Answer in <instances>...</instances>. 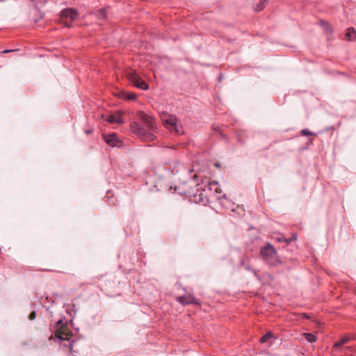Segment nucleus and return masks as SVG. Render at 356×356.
Listing matches in <instances>:
<instances>
[{
    "label": "nucleus",
    "instance_id": "nucleus-22",
    "mask_svg": "<svg viewBox=\"0 0 356 356\" xmlns=\"http://www.w3.org/2000/svg\"><path fill=\"white\" fill-rule=\"evenodd\" d=\"M10 51H13V50H10V49L9 50H5L3 52V53H8V52H10Z\"/></svg>",
    "mask_w": 356,
    "mask_h": 356
},
{
    "label": "nucleus",
    "instance_id": "nucleus-27",
    "mask_svg": "<svg viewBox=\"0 0 356 356\" xmlns=\"http://www.w3.org/2000/svg\"><path fill=\"white\" fill-rule=\"evenodd\" d=\"M86 133L87 134H90V133H91V131L90 130H88V131H86Z\"/></svg>",
    "mask_w": 356,
    "mask_h": 356
},
{
    "label": "nucleus",
    "instance_id": "nucleus-9",
    "mask_svg": "<svg viewBox=\"0 0 356 356\" xmlns=\"http://www.w3.org/2000/svg\"><path fill=\"white\" fill-rule=\"evenodd\" d=\"M177 300L183 305L195 304L199 305L200 302L191 294H186L177 298Z\"/></svg>",
    "mask_w": 356,
    "mask_h": 356
},
{
    "label": "nucleus",
    "instance_id": "nucleus-11",
    "mask_svg": "<svg viewBox=\"0 0 356 356\" xmlns=\"http://www.w3.org/2000/svg\"><path fill=\"white\" fill-rule=\"evenodd\" d=\"M106 121L111 124H121L123 122L122 115L120 113H116L109 115L106 118Z\"/></svg>",
    "mask_w": 356,
    "mask_h": 356
},
{
    "label": "nucleus",
    "instance_id": "nucleus-20",
    "mask_svg": "<svg viewBox=\"0 0 356 356\" xmlns=\"http://www.w3.org/2000/svg\"><path fill=\"white\" fill-rule=\"evenodd\" d=\"M35 316H36L35 312H31V313L30 314V315H29V319H30V320H33V319H35Z\"/></svg>",
    "mask_w": 356,
    "mask_h": 356
},
{
    "label": "nucleus",
    "instance_id": "nucleus-3",
    "mask_svg": "<svg viewBox=\"0 0 356 356\" xmlns=\"http://www.w3.org/2000/svg\"><path fill=\"white\" fill-rule=\"evenodd\" d=\"M260 253L264 261L268 265L276 266L280 263L275 249L270 244H267L262 248Z\"/></svg>",
    "mask_w": 356,
    "mask_h": 356
},
{
    "label": "nucleus",
    "instance_id": "nucleus-25",
    "mask_svg": "<svg viewBox=\"0 0 356 356\" xmlns=\"http://www.w3.org/2000/svg\"><path fill=\"white\" fill-rule=\"evenodd\" d=\"M293 238L294 240H296V238H297L296 235H293Z\"/></svg>",
    "mask_w": 356,
    "mask_h": 356
},
{
    "label": "nucleus",
    "instance_id": "nucleus-21",
    "mask_svg": "<svg viewBox=\"0 0 356 356\" xmlns=\"http://www.w3.org/2000/svg\"><path fill=\"white\" fill-rule=\"evenodd\" d=\"M99 15L102 17L103 16V17H105V10L103 9H101L99 10Z\"/></svg>",
    "mask_w": 356,
    "mask_h": 356
},
{
    "label": "nucleus",
    "instance_id": "nucleus-13",
    "mask_svg": "<svg viewBox=\"0 0 356 356\" xmlns=\"http://www.w3.org/2000/svg\"><path fill=\"white\" fill-rule=\"evenodd\" d=\"M346 38L348 40H353L356 38V31L353 28H348L346 33Z\"/></svg>",
    "mask_w": 356,
    "mask_h": 356
},
{
    "label": "nucleus",
    "instance_id": "nucleus-15",
    "mask_svg": "<svg viewBox=\"0 0 356 356\" xmlns=\"http://www.w3.org/2000/svg\"><path fill=\"white\" fill-rule=\"evenodd\" d=\"M303 336L305 339L309 343H314L316 341V337L312 333H304Z\"/></svg>",
    "mask_w": 356,
    "mask_h": 356
},
{
    "label": "nucleus",
    "instance_id": "nucleus-7",
    "mask_svg": "<svg viewBox=\"0 0 356 356\" xmlns=\"http://www.w3.org/2000/svg\"><path fill=\"white\" fill-rule=\"evenodd\" d=\"M55 336L60 340L69 341L71 339L72 334L68 327L62 325L56 330Z\"/></svg>",
    "mask_w": 356,
    "mask_h": 356
},
{
    "label": "nucleus",
    "instance_id": "nucleus-26",
    "mask_svg": "<svg viewBox=\"0 0 356 356\" xmlns=\"http://www.w3.org/2000/svg\"><path fill=\"white\" fill-rule=\"evenodd\" d=\"M70 351H72V346H70Z\"/></svg>",
    "mask_w": 356,
    "mask_h": 356
},
{
    "label": "nucleus",
    "instance_id": "nucleus-18",
    "mask_svg": "<svg viewBox=\"0 0 356 356\" xmlns=\"http://www.w3.org/2000/svg\"><path fill=\"white\" fill-rule=\"evenodd\" d=\"M197 193L198 194H197L196 196H198V200L200 203H202L201 197H204L205 195V192L203 191V189L201 191H199V189H197Z\"/></svg>",
    "mask_w": 356,
    "mask_h": 356
},
{
    "label": "nucleus",
    "instance_id": "nucleus-14",
    "mask_svg": "<svg viewBox=\"0 0 356 356\" xmlns=\"http://www.w3.org/2000/svg\"><path fill=\"white\" fill-rule=\"evenodd\" d=\"M272 339H274L273 334L271 332H268L261 338L260 341L264 343L270 341Z\"/></svg>",
    "mask_w": 356,
    "mask_h": 356
},
{
    "label": "nucleus",
    "instance_id": "nucleus-6",
    "mask_svg": "<svg viewBox=\"0 0 356 356\" xmlns=\"http://www.w3.org/2000/svg\"><path fill=\"white\" fill-rule=\"evenodd\" d=\"M102 137L105 143L111 147H120L122 146V140L118 138L117 134L115 133L103 134Z\"/></svg>",
    "mask_w": 356,
    "mask_h": 356
},
{
    "label": "nucleus",
    "instance_id": "nucleus-23",
    "mask_svg": "<svg viewBox=\"0 0 356 356\" xmlns=\"http://www.w3.org/2000/svg\"><path fill=\"white\" fill-rule=\"evenodd\" d=\"M303 316H304L305 318H309V316H307L306 314H303Z\"/></svg>",
    "mask_w": 356,
    "mask_h": 356
},
{
    "label": "nucleus",
    "instance_id": "nucleus-16",
    "mask_svg": "<svg viewBox=\"0 0 356 356\" xmlns=\"http://www.w3.org/2000/svg\"><path fill=\"white\" fill-rule=\"evenodd\" d=\"M122 98H124L127 100H133V99H135L136 98V95L134 94V93H128V92H122V96H121Z\"/></svg>",
    "mask_w": 356,
    "mask_h": 356
},
{
    "label": "nucleus",
    "instance_id": "nucleus-17",
    "mask_svg": "<svg viewBox=\"0 0 356 356\" xmlns=\"http://www.w3.org/2000/svg\"><path fill=\"white\" fill-rule=\"evenodd\" d=\"M350 340L349 337H343L339 341L334 343V347L339 348L342 346L343 344L346 343Z\"/></svg>",
    "mask_w": 356,
    "mask_h": 356
},
{
    "label": "nucleus",
    "instance_id": "nucleus-4",
    "mask_svg": "<svg viewBox=\"0 0 356 356\" xmlns=\"http://www.w3.org/2000/svg\"><path fill=\"white\" fill-rule=\"evenodd\" d=\"M203 191L205 192L204 197H201V202L203 204H205L209 202L210 197H218V194L221 193V188L218 181H210L203 188Z\"/></svg>",
    "mask_w": 356,
    "mask_h": 356
},
{
    "label": "nucleus",
    "instance_id": "nucleus-1",
    "mask_svg": "<svg viewBox=\"0 0 356 356\" xmlns=\"http://www.w3.org/2000/svg\"><path fill=\"white\" fill-rule=\"evenodd\" d=\"M138 116L145 124L146 128L137 122H133L130 125L131 131L144 141L154 140L156 138L155 134L158 130L155 119L143 111H140Z\"/></svg>",
    "mask_w": 356,
    "mask_h": 356
},
{
    "label": "nucleus",
    "instance_id": "nucleus-12",
    "mask_svg": "<svg viewBox=\"0 0 356 356\" xmlns=\"http://www.w3.org/2000/svg\"><path fill=\"white\" fill-rule=\"evenodd\" d=\"M254 10L256 11H261L262 10L268 0H254Z\"/></svg>",
    "mask_w": 356,
    "mask_h": 356
},
{
    "label": "nucleus",
    "instance_id": "nucleus-2",
    "mask_svg": "<svg viewBox=\"0 0 356 356\" xmlns=\"http://www.w3.org/2000/svg\"><path fill=\"white\" fill-rule=\"evenodd\" d=\"M160 118L164 126L170 131H174L179 135L184 134L183 127L175 115L162 112L160 113Z\"/></svg>",
    "mask_w": 356,
    "mask_h": 356
},
{
    "label": "nucleus",
    "instance_id": "nucleus-8",
    "mask_svg": "<svg viewBox=\"0 0 356 356\" xmlns=\"http://www.w3.org/2000/svg\"><path fill=\"white\" fill-rule=\"evenodd\" d=\"M78 17V12L76 9L69 8L64 9L60 13V18L63 22L65 19H70V21H74Z\"/></svg>",
    "mask_w": 356,
    "mask_h": 356
},
{
    "label": "nucleus",
    "instance_id": "nucleus-10",
    "mask_svg": "<svg viewBox=\"0 0 356 356\" xmlns=\"http://www.w3.org/2000/svg\"><path fill=\"white\" fill-rule=\"evenodd\" d=\"M216 199L220 201V204L225 207L226 209H230L232 211H234V203H232L230 200H229L225 195L222 196H218Z\"/></svg>",
    "mask_w": 356,
    "mask_h": 356
},
{
    "label": "nucleus",
    "instance_id": "nucleus-24",
    "mask_svg": "<svg viewBox=\"0 0 356 356\" xmlns=\"http://www.w3.org/2000/svg\"><path fill=\"white\" fill-rule=\"evenodd\" d=\"M321 24H322V25H327V23H326L325 22H321Z\"/></svg>",
    "mask_w": 356,
    "mask_h": 356
},
{
    "label": "nucleus",
    "instance_id": "nucleus-19",
    "mask_svg": "<svg viewBox=\"0 0 356 356\" xmlns=\"http://www.w3.org/2000/svg\"><path fill=\"white\" fill-rule=\"evenodd\" d=\"M301 133L302 135H305V136L312 134L311 131H309L308 129H302Z\"/></svg>",
    "mask_w": 356,
    "mask_h": 356
},
{
    "label": "nucleus",
    "instance_id": "nucleus-5",
    "mask_svg": "<svg viewBox=\"0 0 356 356\" xmlns=\"http://www.w3.org/2000/svg\"><path fill=\"white\" fill-rule=\"evenodd\" d=\"M127 76L130 81L132 82V83L137 87L138 88H140L143 90H146L149 88L148 85L146 82H145L136 73V71H131L128 74Z\"/></svg>",
    "mask_w": 356,
    "mask_h": 356
}]
</instances>
